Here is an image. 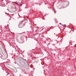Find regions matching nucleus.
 Returning a JSON list of instances; mask_svg holds the SVG:
<instances>
[{
  "instance_id": "obj_1",
  "label": "nucleus",
  "mask_w": 76,
  "mask_h": 76,
  "mask_svg": "<svg viewBox=\"0 0 76 76\" xmlns=\"http://www.w3.org/2000/svg\"><path fill=\"white\" fill-rule=\"evenodd\" d=\"M23 21H21V22H20L18 25V27L19 28H22V27H23V26H22V25L21 24V23H22V22H23Z\"/></svg>"
},
{
  "instance_id": "obj_2",
  "label": "nucleus",
  "mask_w": 76,
  "mask_h": 76,
  "mask_svg": "<svg viewBox=\"0 0 76 76\" xmlns=\"http://www.w3.org/2000/svg\"><path fill=\"white\" fill-rule=\"evenodd\" d=\"M63 26H65V27H66V25L64 24V25H63Z\"/></svg>"
},
{
  "instance_id": "obj_3",
  "label": "nucleus",
  "mask_w": 76,
  "mask_h": 76,
  "mask_svg": "<svg viewBox=\"0 0 76 76\" xmlns=\"http://www.w3.org/2000/svg\"><path fill=\"white\" fill-rule=\"evenodd\" d=\"M15 3H16V4H17V5H18V4L16 2H15Z\"/></svg>"
},
{
  "instance_id": "obj_4",
  "label": "nucleus",
  "mask_w": 76,
  "mask_h": 76,
  "mask_svg": "<svg viewBox=\"0 0 76 76\" xmlns=\"http://www.w3.org/2000/svg\"><path fill=\"white\" fill-rule=\"evenodd\" d=\"M60 25H61V23H60Z\"/></svg>"
},
{
  "instance_id": "obj_5",
  "label": "nucleus",
  "mask_w": 76,
  "mask_h": 76,
  "mask_svg": "<svg viewBox=\"0 0 76 76\" xmlns=\"http://www.w3.org/2000/svg\"><path fill=\"white\" fill-rule=\"evenodd\" d=\"M22 4H21L20 5V6H21V5Z\"/></svg>"
}]
</instances>
